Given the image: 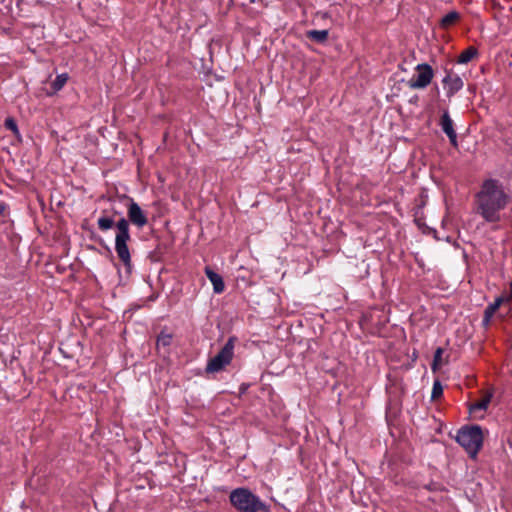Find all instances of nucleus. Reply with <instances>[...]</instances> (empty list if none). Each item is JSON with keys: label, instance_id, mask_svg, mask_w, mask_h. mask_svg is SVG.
<instances>
[{"label": "nucleus", "instance_id": "obj_1", "mask_svg": "<svg viewBox=\"0 0 512 512\" xmlns=\"http://www.w3.org/2000/svg\"><path fill=\"white\" fill-rule=\"evenodd\" d=\"M511 197L505 192L499 180L489 178L481 184L480 190L475 194V212L487 223H496L501 220L500 212L510 203Z\"/></svg>", "mask_w": 512, "mask_h": 512}, {"label": "nucleus", "instance_id": "obj_2", "mask_svg": "<svg viewBox=\"0 0 512 512\" xmlns=\"http://www.w3.org/2000/svg\"><path fill=\"white\" fill-rule=\"evenodd\" d=\"M130 224L139 229L148 224L147 214L132 198H129L127 204V218L120 217L115 224V251L127 273H131L132 270L131 255L128 248V242L131 240Z\"/></svg>", "mask_w": 512, "mask_h": 512}, {"label": "nucleus", "instance_id": "obj_3", "mask_svg": "<svg viewBox=\"0 0 512 512\" xmlns=\"http://www.w3.org/2000/svg\"><path fill=\"white\" fill-rule=\"evenodd\" d=\"M229 500L238 512H270V506L245 487L232 490Z\"/></svg>", "mask_w": 512, "mask_h": 512}, {"label": "nucleus", "instance_id": "obj_4", "mask_svg": "<svg viewBox=\"0 0 512 512\" xmlns=\"http://www.w3.org/2000/svg\"><path fill=\"white\" fill-rule=\"evenodd\" d=\"M455 440L471 459H476L483 446L484 437L479 425H466L458 430Z\"/></svg>", "mask_w": 512, "mask_h": 512}, {"label": "nucleus", "instance_id": "obj_5", "mask_svg": "<svg viewBox=\"0 0 512 512\" xmlns=\"http://www.w3.org/2000/svg\"><path fill=\"white\" fill-rule=\"evenodd\" d=\"M237 338L231 336L221 348V350L211 358L205 368L206 373H218L223 371L232 361L234 356V347Z\"/></svg>", "mask_w": 512, "mask_h": 512}, {"label": "nucleus", "instance_id": "obj_6", "mask_svg": "<svg viewBox=\"0 0 512 512\" xmlns=\"http://www.w3.org/2000/svg\"><path fill=\"white\" fill-rule=\"evenodd\" d=\"M416 75L408 82L411 89H425L434 77V70L427 63H420L415 67Z\"/></svg>", "mask_w": 512, "mask_h": 512}, {"label": "nucleus", "instance_id": "obj_7", "mask_svg": "<svg viewBox=\"0 0 512 512\" xmlns=\"http://www.w3.org/2000/svg\"><path fill=\"white\" fill-rule=\"evenodd\" d=\"M443 87L446 91V96L450 99L464 86L463 79L452 70L446 71L445 77L442 79Z\"/></svg>", "mask_w": 512, "mask_h": 512}, {"label": "nucleus", "instance_id": "obj_8", "mask_svg": "<svg viewBox=\"0 0 512 512\" xmlns=\"http://www.w3.org/2000/svg\"><path fill=\"white\" fill-rule=\"evenodd\" d=\"M439 125L442 129V131L447 135L449 138V141L452 146L456 147L458 145L457 143V133L454 129V123L451 119L449 112L445 110L440 118Z\"/></svg>", "mask_w": 512, "mask_h": 512}, {"label": "nucleus", "instance_id": "obj_9", "mask_svg": "<svg viewBox=\"0 0 512 512\" xmlns=\"http://www.w3.org/2000/svg\"><path fill=\"white\" fill-rule=\"evenodd\" d=\"M121 213L112 209V214L109 215L107 210L102 211V215L97 220L98 229L102 232H107L108 230L115 227L117 221L114 220V217L120 215Z\"/></svg>", "mask_w": 512, "mask_h": 512}, {"label": "nucleus", "instance_id": "obj_10", "mask_svg": "<svg viewBox=\"0 0 512 512\" xmlns=\"http://www.w3.org/2000/svg\"><path fill=\"white\" fill-rule=\"evenodd\" d=\"M205 275L213 285V291L216 294H220L225 289V284L221 275L212 270L209 266L205 267Z\"/></svg>", "mask_w": 512, "mask_h": 512}, {"label": "nucleus", "instance_id": "obj_11", "mask_svg": "<svg viewBox=\"0 0 512 512\" xmlns=\"http://www.w3.org/2000/svg\"><path fill=\"white\" fill-rule=\"evenodd\" d=\"M512 299L511 294H502L501 296L497 297L493 303H490L484 313L487 314V318H492L495 312L499 309V307L504 304L510 302Z\"/></svg>", "mask_w": 512, "mask_h": 512}, {"label": "nucleus", "instance_id": "obj_12", "mask_svg": "<svg viewBox=\"0 0 512 512\" xmlns=\"http://www.w3.org/2000/svg\"><path fill=\"white\" fill-rule=\"evenodd\" d=\"M306 38L315 42V43H325L329 37L328 30H308L305 33Z\"/></svg>", "mask_w": 512, "mask_h": 512}, {"label": "nucleus", "instance_id": "obj_13", "mask_svg": "<svg viewBox=\"0 0 512 512\" xmlns=\"http://www.w3.org/2000/svg\"><path fill=\"white\" fill-rule=\"evenodd\" d=\"M478 55V50L474 46H469L462 51L457 57L458 64H467L472 61Z\"/></svg>", "mask_w": 512, "mask_h": 512}, {"label": "nucleus", "instance_id": "obj_14", "mask_svg": "<svg viewBox=\"0 0 512 512\" xmlns=\"http://www.w3.org/2000/svg\"><path fill=\"white\" fill-rule=\"evenodd\" d=\"M460 19V14L457 11H451L442 17L440 20V26L443 29H447L454 25Z\"/></svg>", "mask_w": 512, "mask_h": 512}, {"label": "nucleus", "instance_id": "obj_15", "mask_svg": "<svg viewBox=\"0 0 512 512\" xmlns=\"http://www.w3.org/2000/svg\"><path fill=\"white\" fill-rule=\"evenodd\" d=\"M173 335L162 330L157 336V347H169L172 344Z\"/></svg>", "mask_w": 512, "mask_h": 512}, {"label": "nucleus", "instance_id": "obj_16", "mask_svg": "<svg viewBox=\"0 0 512 512\" xmlns=\"http://www.w3.org/2000/svg\"><path fill=\"white\" fill-rule=\"evenodd\" d=\"M68 78L69 77L67 73L57 75L54 81L51 83L52 90L54 92L60 91L68 81Z\"/></svg>", "mask_w": 512, "mask_h": 512}, {"label": "nucleus", "instance_id": "obj_17", "mask_svg": "<svg viewBox=\"0 0 512 512\" xmlns=\"http://www.w3.org/2000/svg\"><path fill=\"white\" fill-rule=\"evenodd\" d=\"M492 395L487 394L484 397H482L481 400L474 403L471 407L472 410H486L488 408V405L491 401Z\"/></svg>", "mask_w": 512, "mask_h": 512}, {"label": "nucleus", "instance_id": "obj_18", "mask_svg": "<svg viewBox=\"0 0 512 512\" xmlns=\"http://www.w3.org/2000/svg\"><path fill=\"white\" fill-rule=\"evenodd\" d=\"M443 394V387L439 380L434 381L432 387L431 398L432 400H436Z\"/></svg>", "mask_w": 512, "mask_h": 512}, {"label": "nucleus", "instance_id": "obj_19", "mask_svg": "<svg viewBox=\"0 0 512 512\" xmlns=\"http://www.w3.org/2000/svg\"><path fill=\"white\" fill-rule=\"evenodd\" d=\"M442 354H443V349L440 348V347L437 348L435 353H434L433 362H432V369L433 370H436V368L439 365H441Z\"/></svg>", "mask_w": 512, "mask_h": 512}, {"label": "nucleus", "instance_id": "obj_20", "mask_svg": "<svg viewBox=\"0 0 512 512\" xmlns=\"http://www.w3.org/2000/svg\"><path fill=\"white\" fill-rule=\"evenodd\" d=\"M5 127L15 134L19 132L17 123L13 118L9 117L5 120Z\"/></svg>", "mask_w": 512, "mask_h": 512}, {"label": "nucleus", "instance_id": "obj_21", "mask_svg": "<svg viewBox=\"0 0 512 512\" xmlns=\"http://www.w3.org/2000/svg\"><path fill=\"white\" fill-rule=\"evenodd\" d=\"M492 318H487V314L484 313V316H483V325L484 326H488L490 324V321H491Z\"/></svg>", "mask_w": 512, "mask_h": 512}, {"label": "nucleus", "instance_id": "obj_22", "mask_svg": "<svg viewBox=\"0 0 512 512\" xmlns=\"http://www.w3.org/2000/svg\"><path fill=\"white\" fill-rule=\"evenodd\" d=\"M4 209H5V208H4V205L0 203V215H2V214H3Z\"/></svg>", "mask_w": 512, "mask_h": 512}]
</instances>
